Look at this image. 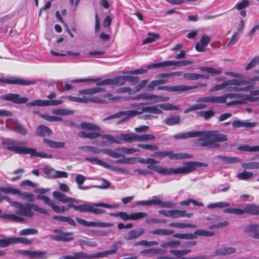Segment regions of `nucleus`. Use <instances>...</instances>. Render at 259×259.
I'll use <instances>...</instances> for the list:
<instances>
[{
	"instance_id": "1a4fd4ad",
	"label": "nucleus",
	"mask_w": 259,
	"mask_h": 259,
	"mask_svg": "<svg viewBox=\"0 0 259 259\" xmlns=\"http://www.w3.org/2000/svg\"><path fill=\"white\" fill-rule=\"evenodd\" d=\"M2 144L8 150L13 151L17 154H24L26 147L19 146L24 145V142L7 140L2 141Z\"/></svg>"
},
{
	"instance_id": "cd10ccee",
	"label": "nucleus",
	"mask_w": 259,
	"mask_h": 259,
	"mask_svg": "<svg viewBox=\"0 0 259 259\" xmlns=\"http://www.w3.org/2000/svg\"><path fill=\"white\" fill-rule=\"evenodd\" d=\"M12 130L22 136H25L28 133L27 129L17 121L14 122Z\"/></svg>"
},
{
	"instance_id": "79ce46f5",
	"label": "nucleus",
	"mask_w": 259,
	"mask_h": 259,
	"mask_svg": "<svg viewBox=\"0 0 259 259\" xmlns=\"http://www.w3.org/2000/svg\"><path fill=\"white\" fill-rule=\"evenodd\" d=\"M150 233L159 236H168L171 235L174 231L170 230L157 229L151 231Z\"/></svg>"
},
{
	"instance_id": "bb28decb",
	"label": "nucleus",
	"mask_w": 259,
	"mask_h": 259,
	"mask_svg": "<svg viewBox=\"0 0 259 259\" xmlns=\"http://www.w3.org/2000/svg\"><path fill=\"white\" fill-rule=\"evenodd\" d=\"M144 233L145 230L143 228H140L138 231L133 230L130 231L128 234L124 236V238L126 240H133L138 238Z\"/></svg>"
},
{
	"instance_id": "7c9ffc66",
	"label": "nucleus",
	"mask_w": 259,
	"mask_h": 259,
	"mask_svg": "<svg viewBox=\"0 0 259 259\" xmlns=\"http://www.w3.org/2000/svg\"><path fill=\"white\" fill-rule=\"evenodd\" d=\"M245 213L252 215L259 214V206L254 204H247L244 207Z\"/></svg>"
},
{
	"instance_id": "b1692460",
	"label": "nucleus",
	"mask_w": 259,
	"mask_h": 259,
	"mask_svg": "<svg viewBox=\"0 0 259 259\" xmlns=\"http://www.w3.org/2000/svg\"><path fill=\"white\" fill-rule=\"evenodd\" d=\"M119 139L120 141V144L122 142L125 143L136 142L137 141V134L134 133L121 134L119 135Z\"/></svg>"
},
{
	"instance_id": "5701e85b",
	"label": "nucleus",
	"mask_w": 259,
	"mask_h": 259,
	"mask_svg": "<svg viewBox=\"0 0 259 259\" xmlns=\"http://www.w3.org/2000/svg\"><path fill=\"white\" fill-rule=\"evenodd\" d=\"M236 252V249L233 247H225L218 249L211 256H225L233 254Z\"/></svg>"
},
{
	"instance_id": "393cba45",
	"label": "nucleus",
	"mask_w": 259,
	"mask_h": 259,
	"mask_svg": "<svg viewBox=\"0 0 259 259\" xmlns=\"http://www.w3.org/2000/svg\"><path fill=\"white\" fill-rule=\"evenodd\" d=\"M210 41L209 36L204 35L202 36L200 41L196 43L195 49L198 52H202L204 51V48L207 46Z\"/></svg>"
},
{
	"instance_id": "58836bf2",
	"label": "nucleus",
	"mask_w": 259,
	"mask_h": 259,
	"mask_svg": "<svg viewBox=\"0 0 259 259\" xmlns=\"http://www.w3.org/2000/svg\"><path fill=\"white\" fill-rule=\"evenodd\" d=\"M44 142L46 144H47L49 147L53 148H63L65 146V143L64 142H56L47 139H44Z\"/></svg>"
},
{
	"instance_id": "4be33fe9",
	"label": "nucleus",
	"mask_w": 259,
	"mask_h": 259,
	"mask_svg": "<svg viewBox=\"0 0 259 259\" xmlns=\"http://www.w3.org/2000/svg\"><path fill=\"white\" fill-rule=\"evenodd\" d=\"M24 154H29L31 157H40L44 158H51L52 155L45 153L37 152L35 149L26 147Z\"/></svg>"
},
{
	"instance_id": "680f3d73",
	"label": "nucleus",
	"mask_w": 259,
	"mask_h": 259,
	"mask_svg": "<svg viewBox=\"0 0 259 259\" xmlns=\"http://www.w3.org/2000/svg\"><path fill=\"white\" fill-rule=\"evenodd\" d=\"M80 127L82 128H85L90 130L99 131L100 128L96 124L88 123L82 122L80 124Z\"/></svg>"
},
{
	"instance_id": "e2e57ef3",
	"label": "nucleus",
	"mask_w": 259,
	"mask_h": 259,
	"mask_svg": "<svg viewBox=\"0 0 259 259\" xmlns=\"http://www.w3.org/2000/svg\"><path fill=\"white\" fill-rule=\"evenodd\" d=\"M111 84H117L122 85L125 82V77L124 76H119L115 77L113 79H111Z\"/></svg>"
},
{
	"instance_id": "c9c22d12",
	"label": "nucleus",
	"mask_w": 259,
	"mask_h": 259,
	"mask_svg": "<svg viewBox=\"0 0 259 259\" xmlns=\"http://www.w3.org/2000/svg\"><path fill=\"white\" fill-rule=\"evenodd\" d=\"M195 87H190L185 85L171 86V92L183 93L189 90L195 89Z\"/></svg>"
},
{
	"instance_id": "412c9836",
	"label": "nucleus",
	"mask_w": 259,
	"mask_h": 259,
	"mask_svg": "<svg viewBox=\"0 0 259 259\" xmlns=\"http://www.w3.org/2000/svg\"><path fill=\"white\" fill-rule=\"evenodd\" d=\"M245 233H248L249 236L259 239V225L251 224L245 227Z\"/></svg>"
},
{
	"instance_id": "09e8293b",
	"label": "nucleus",
	"mask_w": 259,
	"mask_h": 259,
	"mask_svg": "<svg viewBox=\"0 0 259 259\" xmlns=\"http://www.w3.org/2000/svg\"><path fill=\"white\" fill-rule=\"evenodd\" d=\"M160 108L163 111H172L179 110V107L176 105H172L169 103L160 104Z\"/></svg>"
},
{
	"instance_id": "f257e3e1",
	"label": "nucleus",
	"mask_w": 259,
	"mask_h": 259,
	"mask_svg": "<svg viewBox=\"0 0 259 259\" xmlns=\"http://www.w3.org/2000/svg\"><path fill=\"white\" fill-rule=\"evenodd\" d=\"M10 205L18 209L16 211V214H3L0 216L1 218L12 222L23 223L26 221L24 217L28 218H32L33 217L34 213L31 211V209L41 214H48L46 209L33 203L23 204L19 202H11Z\"/></svg>"
},
{
	"instance_id": "603ef678",
	"label": "nucleus",
	"mask_w": 259,
	"mask_h": 259,
	"mask_svg": "<svg viewBox=\"0 0 259 259\" xmlns=\"http://www.w3.org/2000/svg\"><path fill=\"white\" fill-rule=\"evenodd\" d=\"M229 206V203L225 202H218L213 203H210L207 205L209 209H213L215 208H223Z\"/></svg>"
},
{
	"instance_id": "0eeeda50",
	"label": "nucleus",
	"mask_w": 259,
	"mask_h": 259,
	"mask_svg": "<svg viewBox=\"0 0 259 259\" xmlns=\"http://www.w3.org/2000/svg\"><path fill=\"white\" fill-rule=\"evenodd\" d=\"M106 251L99 252L93 254H89L83 251L74 252L71 255H65L59 259H92L103 257L107 256Z\"/></svg>"
},
{
	"instance_id": "4c0bfd02",
	"label": "nucleus",
	"mask_w": 259,
	"mask_h": 259,
	"mask_svg": "<svg viewBox=\"0 0 259 259\" xmlns=\"http://www.w3.org/2000/svg\"><path fill=\"white\" fill-rule=\"evenodd\" d=\"M188 166H191L192 167V169L190 170V171H188L185 172H182L181 174H188L191 172L193 171L196 169V166H204L206 167L207 166V164L204 163H201V162H187L185 164V165L184 166H182V167H187Z\"/></svg>"
},
{
	"instance_id": "dca6fc26",
	"label": "nucleus",
	"mask_w": 259,
	"mask_h": 259,
	"mask_svg": "<svg viewBox=\"0 0 259 259\" xmlns=\"http://www.w3.org/2000/svg\"><path fill=\"white\" fill-rule=\"evenodd\" d=\"M76 221L80 225L85 227H100V228H107L111 227L113 226V224L110 223H104L100 222H88L86 220L77 218H76Z\"/></svg>"
},
{
	"instance_id": "864d4df0",
	"label": "nucleus",
	"mask_w": 259,
	"mask_h": 259,
	"mask_svg": "<svg viewBox=\"0 0 259 259\" xmlns=\"http://www.w3.org/2000/svg\"><path fill=\"white\" fill-rule=\"evenodd\" d=\"M155 139V137L151 134L137 135V141L139 142L154 141Z\"/></svg>"
},
{
	"instance_id": "39448f33",
	"label": "nucleus",
	"mask_w": 259,
	"mask_h": 259,
	"mask_svg": "<svg viewBox=\"0 0 259 259\" xmlns=\"http://www.w3.org/2000/svg\"><path fill=\"white\" fill-rule=\"evenodd\" d=\"M130 107L136 108L135 110L136 115H141L144 113H149L155 114H161L163 113L160 108L159 104L150 106H143L142 104H131Z\"/></svg>"
},
{
	"instance_id": "e433bc0d",
	"label": "nucleus",
	"mask_w": 259,
	"mask_h": 259,
	"mask_svg": "<svg viewBox=\"0 0 259 259\" xmlns=\"http://www.w3.org/2000/svg\"><path fill=\"white\" fill-rule=\"evenodd\" d=\"M78 149L80 150H81L83 151H91L94 154H99L101 152L104 153V150H109V149H100L98 148L91 146H80L78 147Z\"/></svg>"
},
{
	"instance_id": "ea45409f",
	"label": "nucleus",
	"mask_w": 259,
	"mask_h": 259,
	"mask_svg": "<svg viewBox=\"0 0 259 259\" xmlns=\"http://www.w3.org/2000/svg\"><path fill=\"white\" fill-rule=\"evenodd\" d=\"M207 106V105L203 102L197 103V104L193 105L192 106H191L190 107L185 109L184 111V113H188L191 111L203 109L206 108Z\"/></svg>"
},
{
	"instance_id": "c756f323",
	"label": "nucleus",
	"mask_w": 259,
	"mask_h": 259,
	"mask_svg": "<svg viewBox=\"0 0 259 259\" xmlns=\"http://www.w3.org/2000/svg\"><path fill=\"white\" fill-rule=\"evenodd\" d=\"M52 133V131L48 127L43 125L38 126L36 131V135L40 137L50 136Z\"/></svg>"
},
{
	"instance_id": "2f4dec72",
	"label": "nucleus",
	"mask_w": 259,
	"mask_h": 259,
	"mask_svg": "<svg viewBox=\"0 0 259 259\" xmlns=\"http://www.w3.org/2000/svg\"><path fill=\"white\" fill-rule=\"evenodd\" d=\"M156 78L157 79L152 80L148 85L147 88L149 91H153L156 87L167 82V80L166 78H157V77Z\"/></svg>"
},
{
	"instance_id": "ddd939ff",
	"label": "nucleus",
	"mask_w": 259,
	"mask_h": 259,
	"mask_svg": "<svg viewBox=\"0 0 259 259\" xmlns=\"http://www.w3.org/2000/svg\"><path fill=\"white\" fill-rule=\"evenodd\" d=\"M62 98H67L71 101L77 102L79 103H89L90 102L97 103H104V101L97 97H88L83 96V97H75L71 96H66L61 97Z\"/></svg>"
},
{
	"instance_id": "f704fd0d",
	"label": "nucleus",
	"mask_w": 259,
	"mask_h": 259,
	"mask_svg": "<svg viewBox=\"0 0 259 259\" xmlns=\"http://www.w3.org/2000/svg\"><path fill=\"white\" fill-rule=\"evenodd\" d=\"M215 157L220 159L226 163L232 164L241 162L240 159L236 157H231L219 155Z\"/></svg>"
},
{
	"instance_id": "37998d69",
	"label": "nucleus",
	"mask_w": 259,
	"mask_h": 259,
	"mask_svg": "<svg viewBox=\"0 0 259 259\" xmlns=\"http://www.w3.org/2000/svg\"><path fill=\"white\" fill-rule=\"evenodd\" d=\"M85 160L88 162H91V163H95L98 165H101L104 167H109V164H108L107 162L98 159L96 157H86L85 158Z\"/></svg>"
},
{
	"instance_id": "9b49d317",
	"label": "nucleus",
	"mask_w": 259,
	"mask_h": 259,
	"mask_svg": "<svg viewBox=\"0 0 259 259\" xmlns=\"http://www.w3.org/2000/svg\"><path fill=\"white\" fill-rule=\"evenodd\" d=\"M96 206H102L105 208H116L115 205H110L105 203H95L91 204L90 203L84 204L83 212H92L95 214H99L103 213L105 210L103 209L95 208Z\"/></svg>"
},
{
	"instance_id": "a18cd8bd",
	"label": "nucleus",
	"mask_w": 259,
	"mask_h": 259,
	"mask_svg": "<svg viewBox=\"0 0 259 259\" xmlns=\"http://www.w3.org/2000/svg\"><path fill=\"white\" fill-rule=\"evenodd\" d=\"M169 226L170 227L180 229H184L185 228H196L197 227L195 225L183 223H171L169 224Z\"/></svg>"
},
{
	"instance_id": "9d476101",
	"label": "nucleus",
	"mask_w": 259,
	"mask_h": 259,
	"mask_svg": "<svg viewBox=\"0 0 259 259\" xmlns=\"http://www.w3.org/2000/svg\"><path fill=\"white\" fill-rule=\"evenodd\" d=\"M138 205L151 206L157 205L163 208H172L175 206L174 203L170 201H163L158 199L157 196H153L152 199L149 200L139 201L137 202Z\"/></svg>"
},
{
	"instance_id": "a211bd4d",
	"label": "nucleus",
	"mask_w": 259,
	"mask_h": 259,
	"mask_svg": "<svg viewBox=\"0 0 259 259\" xmlns=\"http://www.w3.org/2000/svg\"><path fill=\"white\" fill-rule=\"evenodd\" d=\"M2 99L5 101H11L13 103L18 104L25 103L28 101L27 97H21L18 94H7L3 95L2 97Z\"/></svg>"
},
{
	"instance_id": "c03bdc74",
	"label": "nucleus",
	"mask_w": 259,
	"mask_h": 259,
	"mask_svg": "<svg viewBox=\"0 0 259 259\" xmlns=\"http://www.w3.org/2000/svg\"><path fill=\"white\" fill-rule=\"evenodd\" d=\"M101 138L108 140L110 142L111 144H120V141H119V135L114 137L111 135L104 134L101 135Z\"/></svg>"
},
{
	"instance_id": "13d9d810",
	"label": "nucleus",
	"mask_w": 259,
	"mask_h": 259,
	"mask_svg": "<svg viewBox=\"0 0 259 259\" xmlns=\"http://www.w3.org/2000/svg\"><path fill=\"white\" fill-rule=\"evenodd\" d=\"M253 173L250 171H243L237 174V178L241 180H247L253 177Z\"/></svg>"
},
{
	"instance_id": "6ab92c4d",
	"label": "nucleus",
	"mask_w": 259,
	"mask_h": 259,
	"mask_svg": "<svg viewBox=\"0 0 259 259\" xmlns=\"http://www.w3.org/2000/svg\"><path fill=\"white\" fill-rule=\"evenodd\" d=\"M201 132L191 131L175 135L173 137L176 140L186 139L190 138L197 137L198 140L200 141Z\"/></svg>"
},
{
	"instance_id": "f03ea898",
	"label": "nucleus",
	"mask_w": 259,
	"mask_h": 259,
	"mask_svg": "<svg viewBox=\"0 0 259 259\" xmlns=\"http://www.w3.org/2000/svg\"><path fill=\"white\" fill-rule=\"evenodd\" d=\"M153 161H151L150 163H148L147 168L156 172H157L159 174L163 175H170L172 174H181L182 172H185L188 171H190L192 169L191 166H188L187 167H178L177 168H172L164 167L161 165H156V163H158V161L155 160L152 158Z\"/></svg>"
},
{
	"instance_id": "774afa93",
	"label": "nucleus",
	"mask_w": 259,
	"mask_h": 259,
	"mask_svg": "<svg viewBox=\"0 0 259 259\" xmlns=\"http://www.w3.org/2000/svg\"><path fill=\"white\" fill-rule=\"evenodd\" d=\"M259 64V55L252 58L245 67L246 70H249Z\"/></svg>"
},
{
	"instance_id": "f8f14e48",
	"label": "nucleus",
	"mask_w": 259,
	"mask_h": 259,
	"mask_svg": "<svg viewBox=\"0 0 259 259\" xmlns=\"http://www.w3.org/2000/svg\"><path fill=\"white\" fill-rule=\"evenodd\" d=\"M0 83L27 86L34 85L36 83V81L35 80H26L23 78L12 76L8 78L4 77L1 78Z\"/></svg>"
},
{
	"instance_id": "de8ad7c7",
	"label": "nucleus",
	"mask_w": 259,
	"mask_h": 259,
	"mask_svg": "<svg viewBox=\"0 0 259 259\" xmlns=\"http://www.w3.org/2000/svg\"><path fill=\"white\" fill-rule=\"evenodd\" d=\"M197 115L198 116L202 117L205 119L207 120L214 115V112L211 110L199 111L197 113Z\"/></svg>"
},
{
	"instance_id": "49530a36",
	"label": "nucleus",
	"mask_w": 259,
	"mask_h": 259,
	"mask_svg": "<svg viewBox=\"0 0 259 259\" xmlns=\"http://www.w3.org/2000/svg\"><path fill=\"white\" fill-rule=\"evenodd\" d=\"M191 251V250L188 249L183 250H170L169 251L170 253L175 255L177 258L182 257L183 256L190 253Z\"/></svg>"
},
{
	"instance_id": "4d7b16f0",
	"label": "nucleus",
	"mask_w": 259,
	"mask_h": 259,
	"mask_svg": "<svg viewBox=\"0 0 259 259\" xmlns=\"http://www.w3.org/2000/svg\"><path fill=\"white\" fill-rule=\"evenodd\" d=\"M175 238L181 239H187L191 240L196 238L194 233H186V234H176L174 235Z\"/></svg>"
},
{
	"instance_id": "6e6d98bb",
	"label": "nucleus",
	"mask_w": 259,
	"mask_h": 259,
	"mask_svg": "<svg viewBox=\"0 0 259 259\" xmlns=\"http://www.w3.org/2000/svg\"><path fill=\"white\" fill-rule=\"evenodd\" d=\"M200 70L201 71L206 72L212 75L220 74L222 73V71L220 69L211 67H202L200 68Z\"/></svg>"
},
{
	"instance_id": "052dcab7",
	"label": "nucleus",
	"mask_w": 259,
	"mask_h": 259,
	"mask_svg": "<svg viewBox=\"0 0 259 259\" xmlns=\"http://www.w3.org/2000/svg\"><path fill=\"white\" fill-rule=\"evenodd\" d=\"M53 113L56 115L64 116L73 114V111L65 109H56L53 110Z\"/></svg>"
},
{
	"instance_id": "c85d7f7f",
	"label": "nucleus",
	"mask_w": 259,
	"mask_h": 259,
	"mask_svg": "<svg viewBox=\"0 0 259 259\" xmlns=\"http://www.w3.org/2000/svg\"><path fill=\"white\" fill-rule=\"evenodd\" d=\"M104 91L102 88L97 87L80 90L79 91L78 93L80 95L91 96Z\"/></svg>"
},
{
	"instance_id": "6e6552de",
	"label": "nucleus",
	"mask_w": 259,
	"mask_h": 259,
	"mask_svg": "<svg viewBox=\"0 0 259 259\" xmlns=\"http://www.w3.org/2000/svg\"><path fill=\"white\" fill-rule=\"evenodd\" d=\"M140 149L138 148H125L121 147L117 148L115 151L109 149L104 150V154L113 157L114 158H118L124 157V154H132L133 153L139 152Z\"/></svg>"
},
{
	"instance_id": "2eb2a0df",
	"label": "nucleus",
	"mask_w": 259,
	"mask_h": 259,
	"mask_svg": "<svg viewBox=\"0 0 259 259\" xmlns=\"http://www.w3.org/2000/svg\"><path fill=\"white\" fill-rule=\"evenodd\" d=\"M153 156L161 157L168 156L170 159H183L191 158V156L187 153H174L172 151H166L156 152Z\"/></svg>"
},
{
	"instance_id": "338daca9",
	"label": "nucleus",
	"mask_w": 259,
	"mask_h": 259,
	"mask_svg": "<svg viewBox=\"0 0 259 259\" xmlns=\"http://www.w3.org/2000/svg\"><path fill=\"white\" fill-rule=\"evenodd\" d=\"M20 196H21L22 199L26 200L29 202H33L35 201V196L34 194L31 193L21 192Z\"/></svg>"
},
{
	"instance_id": "69168bd1",
	"label": "nucleus",
	"mask_w": 259,
	"mask_h": 259,
	"mask_svg": "<svg viewBox=\"0 0 259 259\" xmlns=\"http://www.w3.org/2000/svg\"><path fill=\"white\" fill-rule=\"evenodd\" d=\"M79 244L80 246L85 245L89 247H96L97 246V243L94 241H91L89 239H80L78 240Z\"/></svg>"
},
{
	"instance_id": "a878e982",
	"label": "nucleus",
	"mask_w": 259,
	"mask_h": 259,
	"mask_svg": "<svg viewBox=\"0 0 259 259\" xmlns=\"http://www.w3.org/2000/svg\"><path fill=\"white\" fill-rule=\"evenodd\" d=\"M121 113L120 115V117L121 116H124L121 120H119L117 122V124H120L128 120L132 117L137 116L135 113V110H128V111H118L117 113Z\"/></svg>"
},
{
	"instance_id": "5fc2aeb1",
	"label": "nucleus",
	"mask_w": 259,
	"mask_h": 259,
	"mask_svg": "<svg viewBox=\"0 0 259 259\" xmlns=\"http://www.w3.org/2000/svg\"><path fill=\"white\" fill-rule=\"evenodd\" d=\"M241 166L245 169H259V162L243 163Z\"/></svg>"
},
{
	"instance_id": "a19ab883",
	"label": "nucleus",
	"mask_w": 259,
	"mask_h": 259,
	"mask_svg": "<svg viewBox=\"0 0 259 259\" xmlns=\"http://www.w3.org/2000/svg\"><path fill=\"white\" fill-rule=\"evenodd\" d=\"M237 149L240 151L253 152H259V145L250 146L247 145H239Z\"/></svg>"
},
{
	"instance_id": "aec40b11",
	"label": "nucleus",
	"mask_w": 259,
	"mask_h": 259,
	"mask_svg": "<svg viewBox=\"0 0 259 259\" xmlns=\"http://www.w3.org/2000/svg\"><path fill=\"white\" fill-rule=\"evenodd\" d=\"M53 196L54 198L64 203L72 202H75L76 203H79V200L76 199L72 197H67L66 195L59 191H54L53 192Z\"/></svg>"
},
{
	"instance_id": "f3484780",
	"label": "nucleus",
	"mask_w": 259,
	"mask_h": 259,
	"mask_svg": "<svg viewBox=\"0 0 259 259\" xmlns=\"http://www.w3.org/2000/svg\"><path fill=\"white\" fill-rule=\"evenodd\" d=\"M54 232L57 235H52L50 238L55 241H70L73 239L72 232H65L60 230H55Z\"/></svg>"
},
{
	"instance_id": "0e129e2a",
	"label": "nucleus",
	"mask_w": 259,
	"mask_h": 259,
	"mask_svg": "<svg viewBox=\"0 0 259 259\" xmlns=\"http://www.w3.org/2000/svg\"><path fill=\"white\" fill-rule=\"evenodd\" d=\"M184 78L190 80H195L201 78L202 76L201 74L195 73H187L183 74Z\"/></svg>"
},
{
	"instance_id": "bf43d9fd",
	"label": "nucleus",
	"mask_w": 259,
	"mask_h": 259,
	"mask_svg": "<svg viewBox=\"0 0 259 259\" xmlns=\"http://www.w3.org/2000/svg\"><path fill=\"white\" fill-rule=\"evenodd\" d=\"M28 106H48V100H36L27 104Z\"/></svg>"
},
{
	"instance_id": "3c124183",
	"label": "nucleus",
	"mask_w": 259,
	"mask_h": 259,
	"mask_svg": "<svg viewBox=\"0 0 259 259\" xmlns=\"http://www.w3.org/2000/svg\"><path fill=\"white\" fill-rule=\"evenodd\" d=\"M148 35V36L143 40V44L153 42L159 38V34L153 33H149Z\"/></svg>"
},
{
	"instance_id": "423d86ee",
	"label": "nucleus",
	"mask_w": 259,
	"mask_h": 259,
	"mask_svg": "<svg viewBox=\"0 0 259 259\" xmlns=\"http://www.w3.org/2000/svg\"><path fill=\"white\" fill-rule=\"evenodd\" d=\"M193 63L191 60L182 61H165L154 64H149L147 66L148 69L163 67L166 66H174V68L179 67L186 66Z\"/></svg>"
},
{
	"instance_id": "20e7f679",
	"label": "nucleus",
	"mask_w": 259,
	"mask_h": 259,
	"mask_svg": "<svg viewBox=\"0 0 259 259\" xmlns=\"http://www.w3.org/2000/svg\"><path fill=\"white\" fill-rule=\"evenodd\" d=\"M227 136L225 134H219L218 132L205 131L201 132L200 145H209L212 142H223L227 141Z\"/></svg>"
},
{
	"instance_id": "7ed1b4c3",
	"label": "nucleus",
	"mask_w": 259,
	"mask_h": 259,
	"mask_svg": "<svg viewBox=\"0 0 259 259\" xmlns=\"http://www.w3.org/2000/svg\"><path fill=\"white\" fill-rule=\"evenodd\" d=\"M225 98L226 101V105L228 106L255 101V99L250 95L240 93H228L225 95Z\"/></svg>"
},
{
	"instance_id": "8fccbe9b",
	"label": "nucleus",
	"mask_w": 259,
	"mask_h": 259,
	"mask_svg": "<svg viewBox=\"0 0 259 259\" xmlns=\"http://www.w3.org/2000/svg\"><path fill=\"white\" fill-rule=\"evenodd\" d=\"M224 212L231 214H234L238 215H241L245 213L244 208H226L224 209Z\"/></svg>"
},
{
	"instance_id": "473e14b6",
	"label": "nucleus",
	"mask_w": 259,
	"mask_h": 259,
	"mask_svg": "<svg viewBox=\"0 0 259 259\" xmlns=\"http://www.w3.org/2000/svg\"><path fill=\"white\" fill-rule=\"evenodd\" d=\"M181 121L180 116L179 115L170 116L164 120L165 124L168 126H172L178 124Z\"/></svg>"
},
{
	"instance_id": "4468645a",
	"label": "nucleus",
	"mask_w": 259,
	"mask_h": 259,
	"mask_svg": "<svg viewBox=\"0 0 259 259\" xmlns=\"http://www.w3.org/2000/svg\"><path fill=\"white\" fill-rule=\"evenodd\" d=\"M226 84H230L229 85H226L225 88L226 92H231L233 91H247L249 90L248 87H245L244 88H239L238 85L244 84L243 81L237 79H234L225 81Z\"/></svg>"
},
{
	"instance_id": "72a5a7b5",
	"label": "nucleus",
	"mask_w": 259,
	"mask_h": 259,
	"mask_svg": "<svg viewBox=\"0 0 259 259\" xmlns=\"http://www.w3.org/2000/svg\"><path fill=\"white\" fill-rule=\"evenodd\" d=\"M234 127H252L256 125V123L248 122L244 121L235 120L232 123Z\"/></svg>"
}]
</instances>
